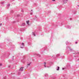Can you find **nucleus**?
Returning a JSON list of instances; mask_svg holds the SVG:
<instances>
[{
	"instance_id": "nucleus-14",
	"label": "nucleus",
	"mask_w": 79,
	"mask_h": 79,
	"mask_svg": "<svg viewBox=\"0 0 79 79\" xmlns=\"http://www.w3.org/2000/svg\"><path fill=\"white\" fill-rule=\"evenodd\" d=\"M7 6H8V7H9V6H10V4H8L7 5Z\"/></svg>"
},
{
	"instance_id": "nucleus-31",
	"label": "nucleus",
	"mask_w": 79,
	"mask_h": 79,
	"mask_svg": "<svg viewBox=\"0 0 79 79\" xmlns=\"http://www.w3.org/2000/svg\"><path fill=\"white\" fill-rule=\"evenodd\" d=\"M30 15H32V12H31V13H30Z\"/></svg>"
},
{
	"instance_id": "nucleus-38",
	"label": "nucleus",
	"mask_w": 79,
	"mask_h": 79,
	"mask_svg": "<svg viewBox=\"0 0 79 79\" xmlns=\"http://www.w3.org/2000/svg\"><path fill=\"white\" fill-rule=\"evenodd\" d=\"M52 1H55V0H52Z\"/></svg>"
},
{
	"instance_id": "nucleus-39",
	"label": "nucleus",
	"mask_w": 79,
	"mask_h": 79,
	"mask_svg": "<svg viewBox=\"0 0 79 79\" xmlns=\"http://www.w3.org/2000/svg\"><path fill=\"white\" fill-rule=\"evenodd\" d=\"M70 20H72V19H70Z\"/></svg>"
},
{
	"instance_id": "nucleus-8",
	"label": "nucleus",
	"mask_w": 79,
	"mask_h": 79,
	"mask_svg": "<svg viewBox=\"0 0 79 79\" xmlns=\"http://www.w3.org/2000/svg\"><path fill=\"white\" fill-rule=\"evenodd\" d=\"M69 68H70V65L69 64L67 65V69H69Z\"/></svg>"
},
{
	"instance_id": "nucleus-33",
	"label": "nucleus",
	"mask_w": 79,
	"mask_h": 79,
	"mask_svg": "<svg viewBox=\"0 0 79 79\" xmlns=\"http://www.w3.org/2000/svg\"><path fill=\"white\" fill-rule=\"evenodd\" d=\"M2 24L0 23V26H2Z\"/></svg>"
},
{
	"instance_id": "nucleus-35",
	"label": "nucleus",
	"mask_w": 79,
	"mask_h": 79,
	"mask_svg": "<svg viewBox=\"0 0 79 79\" xmlns=\"http://www.w3.org/2000/svg\"><path fill=\"white\" fill-rule=\"evenodd\" d=\"M2 64L0 63V66H2Z\"/></svg>"
},
{
	"instance_id": "nucleus-41",
	"label": "nucleus",
	"mask_w": 79,
	"mask_h": 79,
	"mask_svg": "<svg viewBox=\"0 0 79 79\" xmlns=\"http://www.w3.org/2000/svg\"><path fill=\"white\" fill-rule=\"evenodd\" d=\"M11 1H14V0H11Z\"/></svg>"
},
{
	"instance_id": "nucleus-25",
	"label": "nucleus",
	"mask_w": 79,
	"mask_h": 79,
	"mask_svg": "<svg viewBox=\"0 0 79 79\" xmlns=\"http://www.w3.org/2000/svg\"><path fill=\"white\" fill-rule=\"evenodd\" d=\"M18 74H19H19H21V73L19 72Z\"/></svg>"
},
{
	"instance_id": "nucleus-19",
	"label": "nucleus",
	"mask_w": 79,
	"mask_h": 79,
	"mask_svg": "<svg viewBox=\"0 0 79 79\" xmlns=\"http://www.w3.org/2000/svg\"><path fill=\"white\" fill-rule=\"evenodd\" d=\"M45 76H48V74L46 73L45 75Z\"/></svg>"
},
{
	"instance_id": "nucleus-29",
	"label": "nucleus",
	"mask_w": 79,
	"mask_h": 79,
	"mask_svg": "<svg viewBox=\"0 0 79 79\" xmlns=\"http://www.w3.org/2000/svg\"><path fill=\"white\" fill-rule=\"evenodd\" d=\"M22 12H24V10H22Z\"/></svg>"
},
{
	"instance_id": "nucleus-16",
	"label": "nucleus",
	"mask_w": 79,
	"mask_h": 79,
	"mask_svg": "<svg viewBox=\"0 0 79 79\" xmlns=\"http://www.w3.org/2000/svg\"><path fill=\"white\" fill-rule=\"evenodd\" d=\"M69 42H68V41H67L66 42V45H67V44H69Z\"/></svg>"
},
{
	"instance_id": "nucleus-23",
	"label": "nucleus",
	"mask_w": 79,
	"mask_h": 79,
	"mask_svg": "<svg viewBox=\"0 0 79 79\" xmlns=\"http://www.w3.org/2000/svg\"><path fill=\"white\" fill-rule=\"evenodd\" d=\"M24 61V60H22V63H24V61Z\"/></svg>"
},
{
	"instance_id": "nucleus-4",
	"label": "nucleus",
	"mask_w": 79,
	"mask_h": 79,
	"mask_svg": "<svg viewBox=\"0 0 79 79\" xmlns=\"http://www.w3.org/2000/svg\"><path fill=\"white\" fill-rule=\"evenodd\" d=\"M66 28L67 29H70L71 28V26H69V25L67 26L66 27Z\"/></svg>"
},
{
	"instance_id": "nucleus-1",
	"label": "nucleus",
	"mask_w": 79,
	"mask_h": 79,
	"mask_svg": "<svg viewBox=\"0 0 79 79\" xmlns=\"http://www.w3.org/2000/svg\"><path fill=\"white\" fill-rule=\"evenodd\" d=\"M66 50L68 52L69 51H70V52H73V49L71 48L70 46H67L66 48Z\"/></svg>"
},
{
	"instance_id": "nucleus-7",
	"label": "nucleus",
	"mask_w": 79,
	"mask_h": 79,
	"mask_svg": "<svg viewBox=\"0 0 79 79\" xmlns=\"http://www.w3.org/2000/svg\"><path fill=\"white\" fill-rule=\"evenodd\" d=\"M23 68H22V67L20 69V70H19V71H23Z\"/></svg>"
},
{
	"instance_id": "nucleus-44",
	"label": "nucleus",
	"mask_w": 79,
	"mask_h": 79,
	"mask_svg": "<svg viewBox=\"0 0 79 79\" xmlns=\"http://www.w3.org/2000/svg\"><path fill=\"white\" fill-rule=\"evenodd\" d=\"M12 60H14V59H13H13H12Z\"/></svg>"
},
{
	"instance_id": "nucleus-21",
	"label": "nucleus",
	"mask_w": 79,
	"mask_h": 79,
	"mask_svg": "<svg viewBox=\"0 0 79 79\" xmlns=\"http://www.w3.org/2000/svg\"><path fill=\"white\" fill-rule=\"evenodd\" d=\"M6 77H4L3 78V79H6Z\"/></svg>"
},
{
	"instance_id": "nucleus-9",
	"label": "nucleus",
	"mask_w": 79,
	"mask_h": 79,
	"mask_svg": "<svg viewBox=\"0 0 79 79\" xmlns=\"http://www.w3.org/2000/svg\"><path fill=\"white\" fill-rule=\"evenodd\" d=\"M78 53H79V52H78L77 53H73V55H78Z\"/></svg>"
},
{
	"instance_id": "nucleus-46",
	"label": "nucleus",
	"mask_w": 79,
	"mask_h": 79,
	"mask_svg": "<svg viewBox=\"0 0 79 79\" xmlns=\"http://www.w3.org/2000/svg\"><path fill=\"white\" fill-rule=\"evenodd\" d=\"M77 6H79V5H77Z\"/></svg>"
},
{
	"instance_id": "nucleus-26",
	"label": "nucleus",
	"mask_w": 79,
	"mask_h": 79,
	"mask_svg": "<svg viewBox=\"0 0 79 79\" xmlns=\"http://www.w3.org/2000/svg\"><path fill=\"white\" fill-rule=\"evenodd\" d=\"M24 47H20V48H23Z\"/></svg>"
},
{
	"instance_id": "nucleus-10",
	"label": "nucleus",
	"mask_w": 79,
	"mask_h": 79,
	"mask_svg": "<svg viewBox=\"0 0 79 79\" xmlns=\"http://www.w3.org/2000/svg\"><path fill=\"white\" fill-rule=\"evenodd\" d=\"M29 21H26V23H27V24H28V26H29Z\"/></svg>"
},
{
	"instance_id": "nucleus-47",
	"label": "nucleus",
	"mask_w": 79,
	"mask_h": 79,
	"mask_svg": "<svg viewBox=\"0 0 79 79\" xmlns=\"http://www.w3.org/2000/svg\"><path fill=\"white\" fill-rule=\"evenodd\" d=\"M75 56H74V57H75Z\"/></svg>"
},
{
	"instance_id": "nucleus-45",
	"label": "nucleus",
	"mask_w": 79,
	"mask_h": 79,
	"mask_svg": "<svg viewBox=\"0 0 79 79\" xmlns=\"http://www.w3.org/2000/svg\"><path fill=\"white\" fill-rule=\"evenodd\" d=\"M52 56V57L53 56V57H54V56Z\"/></svg>"
},
{
	"instance_id": "nucleus-6",
	"label": "nucleus",
	"mask_w": 79,
	"mask_h": 79,
	"mask_svg": "<svg viewBox=\"0 0 79 79\" xmlns=\"http://www.w3.org/2000/svg\"><path fill=\"white\" fill-rule=\"evenodd\" d=\"M56 68H57V69H56L57 71H59L60 69V67L58 66H57Z\"/></svg>"
},
{
	"instance_id": "nucleus-3",
	"label": "nucleus",
	"mask_w": 79,
	"mask_h": 79,
	"mask_svg": "<svg viewBox=\"0 0 79 79\" xmlns=\"http://www.w3.org/2000/svg\"><path fill=\"white\" fill-rule=\"evenodd\" d=\"M67 1H68V0H63L62 2H63L64 3H66L67 2Z\"/></svg>"
},
{
	"instance_id": "nucleus-43",
	"label": "nucleus",
	"mask_w": 79,
	"mask_h": 79,
	"mask_svg": "<svg viewBox=\"0 0 79 79\" xmlns=\"http://www.w3.org/2000/svg\"><path fill=\"white\" fill-rule=\"evenodd\" d=\"M35 55H36L37 54H35Z\"/></svg>"
},
{
	"instance_id": "nucleus-24",
	"label": "nucleus",
	"mask_w": 79,
	"mask_h": 79,
	"mask_svg": "<svg viewBox=\"0 0 79 79\" xmlns=\"http://www.w3.org/2000/svg\"><path fill=\"white\" fill-rule=\"evenodd\" d=\"M10 12L11 13H13V10H11Z\"/></svg>"
},
{
	"instance_id": "nucleus-15",
	"label": "nucleus",
	"mask_w": 79,
	"mask_h": 79,
	"mask_svg": "<svg viewBox=\"0 0 79 79\" xmlns=\"http://www.w3.org/2000/svg\"><path fill=\"white\" fill-rule=\"evenodd\" d=\"M25 23H22V26H25Z\"/></svg>"
},
{
	"instance_id": "nucleus-27",
	"label": "nucleus",
	"mask_w": 79,
	"mask_h": 79,
	"mask_svg": "<svg viewBox=\"0 0 79 79\" xmlns=\"http://www.w3.org/2000/svg\"><path fill=\"white\" fill-rule=\"evenodd\" d=\"M28 44H29V45H31V43L30 42H29V43H28Z\"/></svg>"
},
{
	"instance_id": "nucleus-5",
	"label": "nucleus",
	"mask_w": 79,
	"mask_h": 79,
	"mask_svg": "<svg viewBox=\"0 0 79 79\" xmlns=\"http://www.w3.org/2000/svg\"><path fill=\"white\" fill-rule=\"evenodd\" d=\"M76 57V61H79V57L78 56H77Z\"/></svg>"
},
{
	"instance_id": "nucleus-13",
	"label": "nucleus",
	"mask_w": 79,
	"mask_h": 79,
	"mask_svg": "<svg viewBox=\"0 0 79 79\" xmlns=\"http://www.w3.org/2000/svg\"><path fill=\"white\" fill-rule=\"evenodd\" d=\"M21 45H22L23 46H24V43H23Z\"/></svg>"
},
{
	"instance_id": "nucleus-18",
	"label": "nucleus",
	"mask_w": 79,
	"mask_h": 79,
	"mask_svg": "<svg viewBox=\"0 0 79 79\" xmlns=\"http://www.w3.org/2000/svg\"><path fill=\"white\" fill-rule=\"evenodd\" d=\"M62 69L63 70H64V69H66V68H62Z\"/></svg>"
},
{
	"instance_id": "nucleus-34",
	"label": "nucleus",
	"mask_w": 79,
	"mask_h": 79,
	"mask_svg": "<svg viewBox=\"0 0 79 79\" xmlns=\"http://www.w3.org/2000/svg\"><path fill=\"white\" fill-rule=\"evenodd\" d=\"M35 19H37V17L36 16H35Z\"/></svg>"
},
{
	"instance_id": "nucleus-22",
	"label": "nucleus",
	"mask_w": 79,
	"mask_h": 79,
	"mask_svg": "<svg viewBox=\"0 0 79 79\" xmlns=\"http://www.w3.org/2000/svg\"><path fill=\"white\" fill-rule=\"evenodd\" d=\"M1 4H3V3H4V2H1Z\"/></svg>"
},
{
	"instance_id": "nucleus-20",
	"label": "nucleus",
	"mask_w": 79,
	"mask_h": 79,
	"mask_svg": "<svg viewBox=\"0 0 79 79\" xmlns=\"http://www.w3.org/2000/svg\"><path fill=\"white\" fill-rule=\"evenodd\" d=\"M37 56H40V54H37Z\"/></svg>"
},
{
	"instance_id": "nucleus-2",
	"label": "nucleus",
	"mask_w": 79,
	"mask_h": 79,
	"mask_svg": "<svg viewBox=\"0 0 79 79\" xmlns=\"http://www.w3.org/2000/svg\"><path fill=\"white\" fill-rule=\"evenodd\" d=\"M44 66L45 68H49V67L46 66V62H44Z\"/></svg>"
},
{
	"instance_id": "nucleus-42",
	"label": "nucleus",
	"mask_w": 79,
	"mask_h": 79,
	"mask_svg": "<svg viewBox=\"0 0 79 79\" xmlns=\"http://www.w3.org/2000/svg\"><path fill=\"white\" fill-rule=\"evenodd\" d=\"M9 68H10V65H9Z\"/></svg>"
},
{
	"instance_id": "nucleus-30",
	"label": "nucleus",
	"mask_w": 79,
	"mask_h": 79,
	"mask_svg": "<svg viewBox=\"0 0 79 79\" xmlns=\"http://www.w3.org/2000/svg\"><path fill=\"white\" fill-rule=\"evenodd\" d=\"M16 23V21H14L13 22V23Z\"/></svg>"
},
{
	"instance_id": "nucleus-36",
	"label": "nucleus",
	"mask_w": 79,
	"mask_h": 79,
	"mask_svg": "<svg viewBox=\"0 0 79 79\" xmlns=\"http://www.w3.org/2000/svg\"><path fill=\"white\" fill-rule=\"evenodd\" d=\"M21 40H23V38H21Z\"/></svg>"
},
{
	"instance_id": "nucleus-12",
	"label": "nucleus",
	"mask_w": 79,
	"mask_h": 79,
	"mask_svg": "<svg viewBox=\"0 0 79 79\" xmlns=\"http://www.w3.org/2000/svg\"><path fill=\"white\" fill-rule=\"evenodd\" d=\"M30 64H31V63H30L29 64H28L27 66V68H28V66H30Z\"/></svg>"
},
{
	"instance_id": "nucleus-40",
	"label": "nucleus",
	"mask_w": 79,
	"mask_h": 79,
	"mask_svg": "<svg viewBox=\"0 0 79 79\" xmlns=\"http://www.w3.org/2000/svg\"><path fill=\"white\" fill-rule=\"evenodd\" d=\"M31 13H32V10H31Z\"/></svg>"
},
{
	"instance_id": "nucleus-17",
	"label": "nucleus",
	"mask_w": 79,
	"mask_h": 79,
	"mask_svg": "<svg viewBox=\"0 0 79 79\" xmlns=\"http://www.w3.org/2000/svg\"><path fill=\"white\" fill-rule=\"evenodd\" d=\"M60 56V54H58L56 56H57V57H58V56Z\"/></svg>"
},
{
	"instance_id": "nucleus-28",
	"label": "nucleus",
	"mask_w": 79,
	"mask_h": 79,
	"mask_svg": "<svg viewBox=\"0 0 79 79\" xmlns=\"http://www.w3.org/2000/svg\"><path fill=\"white\" fill-rule=\"evenodd\" d=\"M75 44H77V42H75Z\"/></svg>"
},
{
	"instance_id": "nucleus-11",
	"label": "nucleus",
	"mask_w": 79,
	"mask_h": 79,
	"mask_svg": "<svg viewBox=\"0 0 79 79\" xmlns=\"http://www.w3.org/2000/svg\"><path fill=\"white\" fill-rule=\"evenodd\" d=\"M32 34L34 35V36H35V33L34 32H32Z\"/></svg>"
},
{
	"instance_id": "nucleus-37",
	"label": "nucleus",
	"mask_w": 79,
	"mask_h": 79,
	"mask_svg": "<svg viewBox=\"0 0 79 79\" xmlns=\"http://www.w3.org/2000/svg\"><path fill=\"white\" fill-rule=\"evenodd\" d=\"M76 11H75V13H74V14H76Z\"/></svg>"
},
{
	"instance_id": "nucleus-32",
	"label": "nucleus",
	"mask_w": 79,
	"mask_h": 79,
	"mask_svg": "<svg viewBox=\"0 0 79 79\" xmlns=\"http://www.w3.org/2000/svg\"><path fill=\"white\" fill-rule=\"evenodd\" d=\"M17 16L18 17L19 16V15H17Z\"/></svg>"
}]
</instances>
